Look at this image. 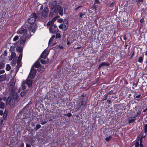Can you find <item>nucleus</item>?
Wrapping results in <instances>:
<instances>
[{
  "label": "nucleus",
  "mask_w": 147,
  "mask_h": 147,
  "mask_svg": "<svg viewBox=\"0 0 147 147\" xmlns=\"http://www.w3.org/2000/svg\"><path fill=\"white\" fill-rule=\"evenodd\" d=\"M141 96V94H139L136 96V98H138L140 97Z\"/></svg>",
  "instance_id": "a19ab883"
},
{
  "label": "nucleus",
  "mask_w": 147,
  "mask_h": 147,
  "mask_svg": "<svg viewBox=\"0 0 147 147\" xmlns=\"http://www.w3.org/2000/svg\"><path fill=\"white\" fill-rule=\"evenodd\" d=\"M50 32L52 34H55L57 32L58 29L57 27L56 26H53L49 27Z\"/></svg>",
  "instance_id": "20e7f679"
},
{
  "label": "nucleus",
  "mask_w": 147,
  "mask_h": 147,
  "mask_svg": "<svg viewBox=\"0 0 147 147\" xmlns=\"http://www.w3.org/2000/svg\"><path fill=\"white\" fill-rule=\"evenodd\" d=\"M57 2L55 0H52L49 2V7L52 9L55 8L57 7Z\"/></svg>",
  "instance_id": "423d86ee"
},
{
  "label": "nucleus",
  "mask_w": 147,
  "mask_h": 147,
  "mask_svg": "<svg viewBox=\"0 0 147 147\" xmlns=\"http://www.w3.org/2000/svg\"><path fill=\"white\" fill-rule=\"evenodd\" d=\"M16 56V54L14 52H12L11 54V58L9 59L10 60H11L13 58H14Z\"/></svg>",
  "instance_id": "dca6fc26"
},
{
  "label": "nucleus",
  "mask_w": 147,
  "mask_h": 147,
  "mask_svg": "<svg viewBox=\"0 0 147 147\" xmlns=\"http://www.w3.org/2000/svg\"><path fill=\"white\" fill-rule=\"evenodd\" d=\"M26 147H31V146L29 144H26Z\"/></svg>",
  "instance_id": "09e8293b"
},
{
  "label": "nucleus",
  "mask_w": 147,
  "mask_h": 147,
  "mask_svg": "<svg viewBox=\"0 0 147 147\" xmlns=\"http://www.w3.org/2000/svg\"><path fill=\"white\" fill-rule=\"evenodd\" d=\"M145 55L146 56H147V51H146V53Z\"/></svg>",
  "instance_id": "052dcab7"
},
{
  "label": "nucleus",
  "mask_w": 147,
  "mask_h": 147,
  "mask_svg": "<svg viewBox=\"0 0 147 147\" xmlns=\"http://www.w3.org/2000/svg\"><path fill=\"white\" fill-rule=\"evenodd\" d=\"M6 76L5 75H2L0 76V82H2L5 80Z\"/></svg>",
  "instance_id": "4468645a"
},
{
  "label": "nucleus",
  "mask_w": 147,
  "mask_h": 147,
  "mask_svg": "<svg viewBox=\"0 0 147 147\" xmlns=\"http://www.w3.org/2000/svg\"><path fill=\"white\" fill-rule=\"evenodd\" d=\"M48 9L47 7H45L41 13V15L42 16L46 17L48 15Z\"/></svg>",
  "instance_id": "1a4fd4ad"
},
{
  "label": "nucleus",
  "mask_w": 147,
  "mask_h": 147,
  "mask_svg": "<svg viewBox=\"0 0 147 147\" xmlns=\"http://www.w3.org/2000/svg\"><path fill=\"white\" fill-rule=\"evenodd\" d=\"M135 119H131L129 120L128 121V123H131L134 122L135 120Z\"/></svg>",
  "instance_id": "393cba45"
},
{
  "label": "nucleus",
  "mask_w": 147,
  "mask_h": 147,
  "mask_svg": "<svg viewBox=\"0 0 147 147\" xmlns=\"http://www.w3.org/2000/svg\"><path fill=\"white\" fill-rule=\"evenodd\" d=\"M11 67L9 64H7L6 67V69L7 71H9Z\"/></svg>",
  "instance_id": "412c9836"
},
{
  "label": "nucleus",
  "mask_w": 147,
  "mask_h": 147,
  "mask_svg": "<svg viewBox=\"0 0 147 147\" xmlns=\"http://www.w3.org/2000/svg\"><path fill=\"white\" fill-rule=\"evenodd\" d=\"M61 37V36L59 33H57L56 35V38H59Z\"/></svg>",
  "instance_id": "bb28decb"
},
{
  "label": "nucleus",
  "mask_w": 147,
  "mask_h": 147,
  "mask_svg": "<svg viewBox=\"0 0 147 147\" xmlns=\"http://www.w3.org/2000/svg\"><path fill=\"white\" fill-rule=\"evenodd\" d=\"M42 69H43V70H44V67L43 68H42Z\"/></svg>",
  "instance_id": "0e129e2a"
},
{
  "label": "nucleus",
  "mask_w": 147,
  "mask_h": 147,
  "mask_svg": "<svg viewBox=\"0 0 147 147\" xmlns=\"http://www.w3.org/2000/svg\"><path fill=\"white\" fill-rule=\"evenodd\" d=\"M43 6L42 5L40 7V10H42L43 9Z\"/></svg>",
  "instance_id": "a18cd8bd"
},
{
  "label": "nucleus",
  "mask_w": 147,
  "mask_h": 147,
  "mask_svg": "<svg viewBox=\"0 0 147 147\" xmlns=\"http://www.w3.org/2000/svg\"><path fill=\"white\" fill-rule=\"evenodd\" d=\"M27 32L26 30L22 27L21 28L18 30L17 32V34L19 35H22L23 36L20 37L19 40L14 44L16 46H19L23 44L25 42L27 37L26 35Z\"/></svg>",
  "instance_id": "f257e3e1"
},
{
  "label": "nucleus",
  "mask_w": 147,
  "mask_h": 147,
  "mask_svg": "<svg viewBox=\"0 0 147 147\" xmlns=\"http://www.w3.org/2000/svg\"><path fill=\"white\" fill-rule=\"evenodd\" d=\"M63 24H60L59 26V28L60 29H63V30H64V28H63Z\"/></svg>",
  "instance_id": "f704fd0d"
},
{
  "label": "nucleus",
  "mask_w": 147,
  "mask_h": 147,
  "mask_svg": "<svg viewBox=\"0 0 147 147\" xmlns=\"http://www.w3.org/2000/svg\"><path fill=\"white\" fill-rule=\"evenodd\" d=\"M147 110V107L143 111L144 112H145Z\"/></svg>",
  "instance_id": "3c124183"
},
{
  "label": "nucleus",
  "mask_w": 147,
  "mask_h": 147,
  "mask_svg": "<svg viewBox=\"0 0 147 147\" xmlns=\"http://www.w3.org/2000/svg\"><path fill=\"white\" fill-rule=\"evenodd\" d=\"M26 84L29 87H30L32 84V81L31 80H28L27 81Z\"/></svg>",
  "instance_id": "ddd939ff"
},
{
  "label": "nucleus",
  "mask_w": 147,
  "mask_h": 147,
  "mask_svg": "<svg viewBox=\"0 0 147 147\" xmlns=\"http://www.w3.org/2000/svg\"><path fill=\"white\" fill-rule=\"evenodd\" d=\"M26 93V91L24 90L22 92L20 93L21 96H23L24 94Z\"/></svg>",
  "instance_id": "c756f323"
},
{
  "label": "nucleus",
  "mask_w": 147,
  "mask_h": 147,
  "mask_svg": "<svg viewBox=\"0 0 147 147\" xmlns=\"http://www.w3.org/2000/svg\"><path fill=\"white\" fill-rule=\"evenodd\" d=\"M4 56H5V55H6L7 54V53L6 52H5L4 53Z\"/></svg>",
  "instance_id": "603ef678"
},
{
  "label": "nucleus",
  "mask_w": 147,
  "mask_h": 147,
  "mask_svg": "<svg viewBox=\"0 0 147 147\" xmlns=\"http://www.w3.org/2000/svg\"><path fill=\"white\" fill-rule=\"evenodd\" d=\"M7 114H4L3 116V117L4 119H5L7 117Z\"/></svg>",
  "instance_id": "ea45409f"
},
{
  "label": "nucleus",
  "mask_w": 147,
  "mask_h": 147,
  "mask_svg": "<svg viewBox=\"0 0 147 147\" xmlns=\"http://www.w3.org/2000/svg\"><path fill=\"white\" fill-rule=\"evenodd\" d=\"M24 144L23 143L20 144L17 147H24Z\"/></svg>",
  "instance_id": "473e14b6"
},
{
  "label": "nucleus",
  "mask_w": 147,
  "mask_h": 147,
  "mask_svg": "<svg viewBox=\"0 0 147 147\" xmlns=\"http://www.w3.org/2000/svg\"><path fill=\"white\" fill-rule=\"evenodd\" d=\"M112 92L111 91H110L109 93V94H111V93H112Z\"/></svg>",
  "instance_id": "bf43d9fd"
},
{
  "label": "nucleus",
  "mask_w": 147,
  "mask_h": 147,
  "mask_svg": "<svg viewBox=\"0 0 147 147\" xmlns=\"http://www.w3.org/2000/svg\"><path fill=\"white\" fill-rule=\"evenodd\" d=\"M40 65V63L39 62H36L34 64V66L36 68L38 67Z\"/></svg>",
  "instance_id": "6ab92c4d"
},
{
  "label": "nucleus",
  "mask_w": 147,
  "mask_h": 147,
  "mask_svg": "<svg viewBox=\"0 0 147 147\" xmlns=\"http://www.w3.org/2000/svg\"><path fill=\"white\" fill-rule=\"evenodd\" d=\"M19 38V36H15L13 39V40L14 41H16Z\"/></svg>",
  "instance_id": "4be33fe9"
},
{
  "label": "nucleus",
  "mask_w": 147,
  "mask_h": 147,
  "mask_svg": "<svg viewBox=\"0 0 147 147\" xmlns=\"http://www.w3.org/2000/svg\"><path fill=\"white\" fill-rule=\"evenodd\" d=\"M107 98V96H106V97L105 98V99H104L105 100H106Z\"/></svg>",
  "instance_id": "e2e57ef3"
},
{
  "label": "nucleus",
  "mask_w": 147,
  "mask_h": 147,
  "mask_svg": "<svg viewBox=\"0 0 147 147\" xmlns=\"http://www.w3.org/2000/svg\"><path fill=\"white\" fill-rule=\"evenodd\" d=\"M5 72L4 70H0V74L4 73Z\"/></svg>",
  "instance_id": "79ce46f5"
},
{
  "label": "nucleus",
  "mask_w": 147,
  "mask_h": 147,
  "mask_svg": "<svg viewBox=\"0 0 147 147\" xmlns=\"http://www.w3.org/2000/svg\"><path fill=\"white\" fill-rule=\"evenodd\" d=\"M114 3H112L110 4V5L109 6L110 7H112L114 6Z\"/></svg>",
  "instance_id": "4c0bfd02"
},
{
  "label": "nucleus",
  "mask_w": 147,
  "mask_h": 147,
  "mask_svg": "<svg viewBox=\"0 0 147 147\" xmlns=\"http://www.w3.org/2000/svg\"><path fill=\"white\" fill-rule=\"evenodd\" d=\"M13 63L14 64H15L16 63V61H13Z\"/></svg>",
  "instance_id": "5fc2aeb1"
},
{
  "label": "nucleus",
  "mask_w": 147,
  "mask_h": 147,
  "mask_svg": "<svg viewBox=\"0 0 147 147\" xmlns=\"http://www.w3.org/2000/svg\"><path fill=\"white\" fill-rule=\"evenodd\" d=\"M40 62L42 64H45L46 62L43 59H41L40 60Z\"/></svg>",
  "instance_id": "c9c22d12"
},
{
  "label": "nucleus",
  "mask_w": 147,
  "mask_h": 147,
  "mask_svg": "<svg viewBox=\"0 0 147 147\" xmlns=\"http://www.w3.org/2000/svg\"><path fill=\"white\" fill-rule=\"evenodd\" d=\"M110 102V101H109V102Z\"/></svg>",
  "instance_id": "338daca9"
},
{
  "label": "nucleus",
  "mask_w": 147,
  "mask_h": 147,
  "mask_svg": "<svg viewBox=\"0 0 147 147\" xmlns=\"http://www.w3.org/2000/svg\"><path fill=\"white\" fill-rule=\"evenodd\" d=\"M41 127V125H40L38 124L36 126V130H37Z\"/></svg>",
  "instance_id": "c85d7f7f"
},
{
  "label": "nucleus",
  "mask_w": 147,
  "mask_h": 147,
  "mask_svg": "<svg viewBox=\"0 0 147 147\" xmlns=\"http://www.w3.org/2000/svg\"><path fill=\"white\" fill-rule=\"evenodd\" d=\"M71 115H72L71 113H68L67 114V116L69 117L71 116Z\"/></svg>",
  "instance_id": "49530a36"
},
{
  "label": "nucleus",
  "mask_w": 147,
  "mask_h": 147,
  "mask_svg": "<svg viewBox=\"0 0 147 147\" xmlns=\"http://www.w3.org/2000/svg\"><path fill=\"white\" fill-rule=\"evenodd\" d=\"M140 142H139L138 141H137L135 144V146L136 147H138V146H140Z\"/></svg>",
  "instance_id": "a878e982"
},
{
  "label": "nucleus",
  "mask_w": 147,
  "mask_h": 147,
  "mask_svg": "<svg viewBox=\"0 0 147 147\" xmlns=\"http://www.w3.org/2000/svg\"><path fill=\"white\" fill-rule=\"evenodd\" d=\"M11 100V97H8L7 99V100L6 101V104H9Z\"/></svg>",
  "instance_id": "a211bd4d"
},
{
  "label": "nucleus",
  "mask_w": 147,
  "mask_h": 147,
  "mask_svg": "<svg viewBox=\"0 0 147 147\" xmlns=\"http://www.w3.org/2000/svg\"><path fill=\"white\" fill-rule=\"evenodd\" d=\"M47 122L46 121H45V122H42L41 123V124L42 125H44L46 123H47Z\"/></svg>",
  "instance_id": "37998d69"
},
{
  "label": "nucleus",
  "mask_w": 147,
  "mask_h": 147,
  "mask_svg": "<svg viewBox=\"0 0 147 147\" xmlns=\"http://www.w3.org/2000/svg\"><path fill=\"white\" fill-rule=\"evenodd\" d=\"M143 0H138L140 2H142Z\"/></svg>",
  "instance_id": "680f3d73"
},
{
  "label": "nucleus",
  "mask_w": 147,
  "mask_h": 147,
  "mask_svg": "<svg viewBox=\"0 0 147 147\" xmlns=\"http://www.w3.org/2000/svg\"><path fill=\"white\" fill-rule=\"evenodd\" d=\"M55 36L54 35H53L51 38H50V39L49 40V45H51V42L52 41L53 39L55 38Z\"/></svg>",
  "instance_id": "f3484780"
},
{
  "label": "nucleus",
  "mask_w": 147,
  "mask_h": 147,
  "mask_svg": "<svg viewBox=\"0 0 147 147\" xmlns=\"http://www.w3.org/2000/svg\"><path fill=\"white\" fill-rule=\"evenodd\" d=\"M110 102V101H109V102Z\"/></svg>",
  "instance_id": "69168bd1"
},
{
  "label": "nucleus",
  "mask_w": 147,
  "mask_h": 147,
  "mask_svg": "<svg viewBox=\"0 0 147 147\" xmlns=\"http://www.w3.org/2000/svg\"><path fill=\"white\" fill-rule=\"evenodd\" d=\"M144 131L145 133L147 132V124L144 125Z\"/></svg>",
  "instance_id": "7c9ffc66"
},
{
  "label": "nucleus",
  "mask_w": 147,
  "mask_h": 147,
  "mask_svg": "<svg viewBox=\"0 0 147 147\" xmlns=\"http://www.w3.org/2000/svg\"><path fill=\"white\" fill-rule=\"evenodd\" d=\"M55 20V19L54 18L51 21H49L47 23L48 27H51L52 26H55L53 25L54 22Z\"/></svg>",
  "instance_id": "f8f14e48"
},
{
  "label": "nucleus",
  "mask_w": 147,
  "mask_h": 147,
  "mask_svg": "<svg viewBox=\"0 0 147 147\" xmlns=\"http://www.w3.org/2000/svg\"><path fill=\"white\" fill-rule=\"evenodd\" d=\"M6 99V98L5 97H3L2 99L3 100H5Z\"/></svg>",
  "instance_id": "6e6d98bb"
},
{
  "label": "nucleus",
  "mask_w": 147,
  "mask_h": 147,
  "mask_svg": "<svg viewBox=\"0 0 147 147\" xmlns=\"http://www.w3.org/2000/svg\"><path fill=\"white\" fill-rule=\"evenodd\" d=\"M57 10L58 11L60 15L62 16L63 15V9L61 7L57 5L54 11L55 13H57Z\"/></svg>",
  "instance_id": "6e6552de"
},
{
  "label": "nucleus",
  "mask_w": 147,
  "mask_h": 147,
  "mask_svg": "<svg viewBox=\"0 0 147 147\" xmlns=\"http://www.w3.org/2000/svg\"><path fill=\"white\" fill-rule=\"evenodd\" d=\"M80 48H81L80 47H77L76 48V49H80Z\"/></svg>",
  "instance_id": "864d4df0"
},
{
  "label": "nucleus",
  "mask_w": 147,
  "mask_h": 147,
  "mask_svg": "<svg viewBox=\"0 0 147 147\" xmlns=\"http://www.w3.org/2000/svg\"><path fill=\"white\" fill-rule=\"evenodd\" d=\"M78 14L80 17L81 18L85 14L80 13H79Z\"/></svg>",
  "instance_id": "72a5a7b5"
},
{
  "label": "nucleus",
  "mask_w": 147,
  "mask_h": 147,
  "mask_svg": "<svg viewBox=\"0 0 147 147\" xmlns=\"http://www.w3.org/2000/svg\"><path fill=\"white\" fill-rule=\"evenodd\" d=\"M3 114V111L0 110V115H2Z\"/></svg>",
  "instance_id": "c03bdc74"
},
{
  "label": "nucleus",
  "mask_w": 147,
  "mask_h": 147,
  "mask_svg": "<svg viewBox=\"0 0 147 147\" xmlns=\"http://www.w3.org/2000/svg\"><path fill=\"white\" fill-rule=\"evenodd\" d=\"M63 21V20L62 19L60 18L58 20V22L59 23L62 22Z\"/></svg>",
  "instance_id": "58836bf2"
},
{
  "label": "nucleus",
  "mask_w": 147,
  "mask_h": 147,
  "mask_svg": "<svg viewBox=\"0 0 147 147\" xmlns=\"http://www.w3.org/2000/svg\"><path fill=\"white\" fill-rule=\"evenodd\" d=\"M36 14L35 13H33L31 16L30 17L28 20V22L32 24L28 28L29 32L30 33L31 32L34 33L35 32V29L37 28L36 24L34 23L36 20Z\"/></svg>",
  "instance_id": "f03ea898"
},
{
  "label": "nucleus",
  "mask_w": 147,
  "mask_h": 147,
  "mask_svg": "<svg viewBox=\"0 0 147 147\" xmlns=\"http://www.w3.org/2000/svg\"><path fill=\"white\" fill-rule=\"evenodd\" d=\"M123 39L125 40H126V35H125L123 36Z\"/></svg>",
  "instance_id": "8fccbe9b"
},
{
  "label": "nucleus",
  "mask_w": 147,
  "mask_h": 147,
  "mask_svg": "<svg viewBox=\"0 0 147 147\" xmlns=\"http://www.w3.org/2000/svg\"><path fill=\"white\" fill-rule=\"evenodd\" d=\"M17 50L20 53V54L19 55V57H18V59L17 61V64L20 67L21 65V61L22 58V54L21 52L22 51V48L20 47H18L17 49Z\"/></svg>",
  "instance_id": "7ed1b4c3"
},
{
  "label": "nucleus",
  "mask_w": 147,
  "mask_h": 147,
  "mask_svg": "<svg viewBox=\"0 0 147 147\" xmlns=\"http://www.w3.org/2000/svg\"><path fill=\"white\" fill-rule=\"evenodd\" d=\"M109 64L108 63H101L98 66V68H100L101 67L103 66H108Z\"/></svg>",
  "instance_id": "2eb2a0df"
},
{
  "label": "nucleus",
  "mask_w": 147,
  "mask_h": 147,
  "mask_svg": "<svg viewBox=\"0 0 147 147\" xmlns=\"http://www.w3.org/2000/svg\"><path fill=\"white\" fill-rule=\"evenodd\" d=\"M73 42V41H70V40H69V38H68L67 39V45H69Z\"/></svg>",
  "instance_id": "cd10ccee"
},
{
  "label": "nucleus",
  "mask_w": 147,
  "mask_h": 147,
  "mask_svg": "<svg viewBox=\"0 0 147 147\" xmlns=\"http://www.w3.org/2000/svg\"><path fill=\"white\" fill-rule=\"evenodd\" d=\"M36 73V70L32 67L29 74V77L32 79L34 78L35 77Z\"/></svg>",
  "instance_id": "0eeeda50"
},
{
  "label": "nucleus",
  "mask_w": 147,
  "mask_h": 147,
  "mask_svg": "<svg viewBox=\"0 0 147 147\" xmlns=\"http://www.w3.org/2000/svg\"><path fill=\"white\" fill-rule=\"evenodd\" d=\"M5 107V104L3 102H0V108L1 109H3Z\"/></svg>",
  "instance_id": "aec40b11"
},
{
  "label": "nucleus",
  "mask_w": 147,
  "mask_h": 147,
  "mask_svg": "<svg viewBox=\"0 0 147 147\" xmlns=\"http://www.w3.org/2000/svg\"><path fill=\"white\" fill-rule=\"evenodd\" d=\"M140 21L141 23H142L144 21V20L143 19H141L140 20Z\"/></svg>",
  "instance_id": "de8ad7c7"
},
{
  "label": "nucleus",
  "mask_w": 147,
  "mask_h": 147,
  "mask_svg": "<svg viewBox=\"0 0 147 147\" xmlns=\"http://www.w3.org/2000/svg\"><path fill=\"white\" fill-rule=\"evenodd\" d=\"M63 25L64 27V30H66L68 27L67 20H64Z\"/></svg>",
  "instance_id": "9b49d317"
},
{
  "label": "nucleus",
  "mask_w": 147,
  "mask_h": 147,
  "mask_svg": "<svg viewBox=\"0 0 147 147\" xmlns=\"http://www.w3.org/2000/svg\"><path fill=\"white\" fill-rule=\"evenodd\" d=\"M86 103V101L82 100L77 105L76 109L78 110L82 109L85 106Z\"/></svg>",
  "instance_id": "39448f33"
},
{
  "label": "nucleus",
  "mask_w": 147,
  "mask_h": 147,
  "mask_svg": "<svg viewBox=\"0 0 147 147\" xmlns=\"http://www.w3.org/2000/svg\"><path fill=\"white\" fill-rule=\"evenodd\" d=\"M80 7H81V6H78V7L76 8V9H78L79 8H80Z\"/></svg>",
  "instance_id": "4d7b16f0"
},
{
  "label": "nucleus",
  "mask_w": 147,
  "mask_h": 147,
  "mask_svg": "<svg viewBox=\"0 0 147 147\" xmlns=\"http://www.w3.org/2000/svg\"><path fill=\"white\" fill-rule=\"evenodd\" d=\"M111 138V137L110 136L107 137L105 138V140L107 141H108Z\"/></svg>",
  "instance_id": "e433bc0d"
},
{
  "label": "nucleus",
  "mask_w": 147,
  "mask_h": 147,
  "mask_svg": "<svg viewBox=\"0 0 147 147\" xmlns=\"http://www.w3.org/2000/svg\"><path fill=\"white\" fill-rule=\"evenodd\" d=\"M49 53V52L48 51L45 50L42 53L40 57L41 58L45 59L47 58V56Z\"/></svg>",
  "instance_id": "9d476101"
},
{
  "label": "nucleus",
  "mask_w": 147,
  "mask_h": 147,
  "mask_svg": "<svg viewBox=\"0 0 147 147\" xmlns=\"http://www.w3.org/2000/svg\"><path fill=\"white\" fill-rule=\"evenodd\" d=\"M142 138H141L140 139V147H143V145L142 144Z\"/></svg>",
  "instance_id": "5701e85b"
},
{
  "label": "nucleus",
  "mask_w": 147,
  "mask_h": 147,
  "mask_svg": "<svg viewBox=\"0 0 147 147\" xmlns=\"http://www.w3.org/2000/svg\"><path fill=\"white\" fill-rule=\"evenodd\" d=\"M3 122V121L2 120L1 121V124H2Z\"/></svg>",
  "instance_id": "13d9d810"
},
{
  "label": "nucleus",
  "mask_w": 147,
  "mask_h": 147,
  "mask_svg": "<svg viewBox=\"0 0 147 147\" xmlns=\"http://www.w3.org/2000/svg\"><path fill=\"white\" fill-rule=\"evenodd\" d=\"M22 89L23 90L25 89L26 86L23 83H22Z\"/></svg>",
  "instance_id": "2f4dec72"
},
{
  "label": "nucleus",
  "mask_w": 147,
  "mask_h": 147,
  "mask_svg": "<svg viewBox=\"0 0 147 147\" xmlns=\"http://www.w3.org/2000/svg\"><path fill=\"white\" fill-rule=\"evenodd\" d=\"M143 60V58L142 57H140L138 59V61L140 63H142Z\"/></svg>",
  "instance_id": "b1692460"
}]
</instances>
